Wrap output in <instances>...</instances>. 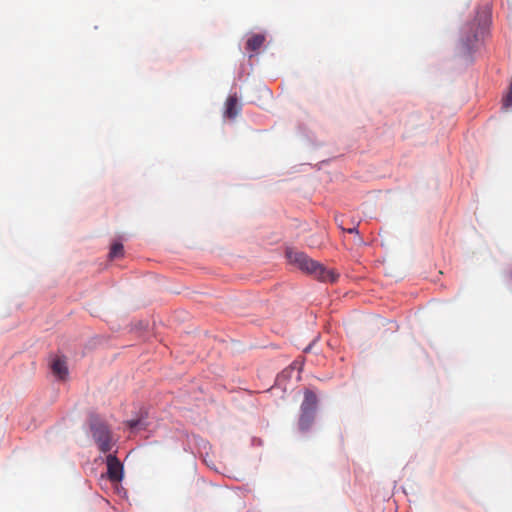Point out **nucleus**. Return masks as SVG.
I'll use <instances>...</instances> for the list:
<instances>
[{
	"instance_id": "1",
	"label": "nucleus",
	"mask_w": 512,
	"mask_h": 512,
	"mask_svg": "<svg viewBox=\"0 0 512 512\" xmlns=\"http://www.w3.org/2000/svg\"><path fill=\"white\" fill-rule=\"evenodd\" d=\"M290 264L295 265L301 271L314 276L322 282L333 283L337 280L338 274L326 269L322 264L309 258L305 253L288 249L286 252Z\"/></svg>"
},
{
	"instance_id": "2",
	"label": "nucleus",
	"mask_w": 512,
	"mask_h": 512,
	"mask_svg": "<svg viewBox=\"0 0 512 512\" xmlns=\"http://www.w3.org/2000/svg\"><path fill=\"white\" fill-rule=\"evenodd\" d=\"M89 427L92 437L102 453L109 452L113 447L112 432L107 423L98 415L89 417Z\"/></svg>"
},
{
	"instance_id": "3",
	"label": "nucleus",
	"mask_w": 512,
	"mask_h": 512,
	"mask_svg": "<svg viewBox=\"0 0 512 512\" xmlns=\"http://www.w3.org/2000/svg\"><path fill=\"white\" fill-rule=\"evenodd\" d=\"M106 465L108 479L114 483L122 481L124 472L123 465L114 454H109L106 457Z\"/></svg>"
},
{
	"instance_id": "4",
	"label": "nucleus",
	"mask_w": 512,
	"mask_h": 512,
	"mask_svg": "<svg viewBox=\"0 0 512 512\" xmlns=\"http://www.w3.org/2000/svg\"><path fill=\"white\" fill-rule=\"evenodd\" d=\"M50 368L55 377L65 380L68 376V367L64 356L56 355L50 361Z\"/></svg>"
},
{
	"instance_id": "5",
	"label": "nucleus",
	"mask_w": 512,
	"mask_h": 512,
	"mask_svg": "<svg viewBox=\"0 0 512 512\" xmlns=\"http://www.w3.org/2000/svg\"><path fill=\"white\" fill-rule=\"evenodd\" d=\"M240 112V105L236 94L230 95L225 102L224 116L234 119Z\"/></svg>"
},
{
	"instance_id": "6",
	"label": "nucleus",
	"mask_w": 512,
	"mask_h": 512,
	"mask_svg": "<svg viewBox=\"0 0 512 512\" xmlns=\"http://www.w3.org/2000/svg\"><path fill=\"white\" fill-rule=\"evenodd\" d=\"M317 396L311 390H306L304 393V400L301 404V411L316 412L317 408Z\"/></svg>"
},
{
	"instance_id": "7",
	"label": "nucleus",
	"mask_w": 512,
	"mask_h": 512,
	"mask_svg": "<svg viewBox=\"0 0 512 512\" xmlns=\"http://www.w3.org/2000/svg\"><path fill=\"white\" fill-rule=\"evenodd\" d=\"M314 419H315L314 412L301 411V415H300L299 422H298L299 429L301 431H307L313 424Z\"/></svg>"
},
{
	"instance_id": "8",
	"label": "nucleus",
	"mask_w": 512,
	"mask_h": 512,
	"mask_svg": "<svg viewBox=\"0 0 512 512\" xmlns=\"http://www.w3.org/2000/svg\"><path fill=\"white\" fill-rule=\"evenodd\" d=\"M264 41V35L254 34L247 40L246 48L247 50L255 52L263 45Z\"/></svg>"
},
{
	"instance_id": "9",
	"label": "nucleus",
	"mask_w": 512,
	"mask_h": 512,
	"mask_svg": "<svg viewBox=\"0 0 512 512\" xmlns=\"http://www.w3.org/2000/svg\"><path fill=\"white\" fill-rule=\"evenodd\" d=\"M124 254V247L121 243H114L112 246H111V249H110V252H109V257L111 259H115V258H119V257H122Z\"/></svg>"
},
{
	"instance_id": "10",
	"label": "nucleus",
	"mask_w": 512,
	"mask_h": 512,
	"mask_svg": "<svg viewBox=\"0 0 512 512\" xmlns=\"http://www.w3.org/2000/svg\"><path fill=\"white\" fill-rule=\"evenodd\" d=\"M511 106H512V81L510 82L508 93L503 98V107L505 109H508Z\"/></svg>"
},
{
	"instance_id": "11",
	"label": "nucleus",
	"mask_w": 512,
	"mask_h": 512,
	"mask_svg": "<svg viewBox=\"0 0 512 512\" xmlns=\"http://www.w3.org/2000/svg\"><path fill=\"white\" fill-rule=\"evenodd\" d=\"M476 41H477V36H476V34H473V36H472V37H468V38L465 40V42H464V46H465L468 50H470V49H472V48H473V46H474V42H476Z\"/></svg>"
},
{
	"instance_id": "12",
	"label": "nucleus",
	"mask_w": 512,
	"mask_h": 512,
	"mask_svg": "<svg viewBox=\"0 0 512 512\" xmlns=\"http://www.w3.org/2000/svg\"><path fill=\"white\" fill-rule=\"evenodd\" d=\"M141 421L140 420H129L127 421V425L131 428V429H135L137 428L139 425H140Z\"/></svg>"
},
{
	"instance_id": "13",
	"label": "nucleus",
	"mask_w": 512,
	"mask_h": 512,
	"mask_svg": "<svg viewBox=\"0 0 512 512\" xmlns=\"http://www.w3.org/2000/svg\"><path fill=\"white\" fill-rule=\"evenodd\" d=\"M339 227L344 231V232H347V233H357L358 234V229L357 227H353V228H348V229H345L343 228L340 224H339Z\"/></svg>"
}]
</instances>
